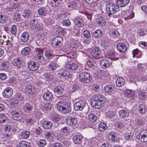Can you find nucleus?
<instances>
[{
  "label": "nucleus",
  "instance_id": "nucleus-1",
  "mask_svg": "<svg viewBox=\"0 0 147 147\" xmlns=\"http://www.w3.org/2000/svg\"><path fill=\"white\" fill-rule=\"evenodd\" d=\"M94 98L90 102L91 106L95 109H99L104 105V102L103 100L104 96L98 94L93 96Z\"/></svg>",
  "mask_w": 147,
  "mask_h": 147
},
{
  "label": "nucleus",
  "instance_id": "nucleus-2",
  "mask_svg": "<svg viewBox=\"0 0 147 147\" xmlns=\"http://www.w3.org/2000/svg\"><path fill=\"white\" fill-rule=\"evenodd\" d=\"M119 7L117 5H115L113 3L107 2L106 6V12L108 14V16L110 17L119 11Z\"/></svg>",
  "mask_w": 147,
  "mask_h": 147
},
{
  "label": "nucleus",
  "instance_id": "nucleus-3",
  "mask_svg": "<svg viewBox=\"0 0 147 147\" xmlns=\"http://www.w3.org/2000/svg\"><path fill=\"white\" fill-rule=\"evenodd\" d=\"M43 50L40 48L35 49V54L34 56V59L36 61L44 64L46 62V59L43 55Z\"/></svg>",
  "mask_w": 147,
  "mask_h": 147
},
{
  "label": "nucleus",
  "instance_id": "nucleus-4",
  "mask_svg": "<svg viewBox=\"0 0 147 147\" xmlns=\"http://www.w3.org/2000/svg\"><path fill=\"white\" fill-rule=\"evenodd\" d=\"M79 78L81 82L84 83H88L92 80V77L89 73L83 72L79 74Z\"/></svg>",
  "mask_w": 147,
  "mask_h": 147
},
{
  "label": "nucleus",
  "instance_id": "nucleus-5",
  "mask_svg": "<svg viewBox=\"0 0 147 147\" xmlns=\"http://www.w3.org/2000/svg\"><path fill=\"white\" fill-rule=\"evenodd\" d=\"M71 49L73 51H80L83 48V46L81 43L77 40H73L71 41L69 45Z\"/></svg>",
  "mask_w": 147,
  "mask_h": 147
},
{
  "label": "nucleus",
  "instance_id": "nucleus-6",
  "mask_svg": "<svg viewBox=\"0 0 147 147\" xmlns=\"http://www.w3.org/2000/svg\"><path fill=\"white\" fill-rule=\"evenodd\" d=\"M90 53L92 58L94 59H98L102 57L101 50L97 47L92 49Z\"/></svg>",
  "mask_w": 147,
  "mask_h": 147
},
{
  "label": "nucleus",
  "instance_id": "nucleus-7",
  "mask_svg": "<svg viewBox=\"0 0 147 147\" xmlns=\"http://www.w3.org/2000/svg\"><path fill=\"white\" fill-rule=\"evenodd\" d=\"M63 39L62 37L58 36L53 38L52 43L54 47H59L61 46L63 44Z\"/></svg>",
  "mask_w": 147,
  "mask_h": 147
},
{
  "label": "nucleus",
  "instance_id": "nucleus-8",
  "mask_svg": "<svg viewBox=\"0 0 147 147\" xmlns=\"http://www.w3.org/2000/svg\"><path fill=\"white\" fill-rule=\"evenodd\" d=\"M11 114L13 119L15 120H20L22 119L23 117V115L22 113L17 109L12 111Z\"/></svg>",
  "mask_w": 147,
  "mask_h": 147
},
{
  "label": "nucleus",
  "instance_id": "nucleus-9",
  "mask_svg": "<svg viewBox=\"0 0 147 147\" xmlns=\"http://www.w3.org/2000/svg\"><path fill=\"white\" fill-rule=\"evenodd\" d=\"M86 105V103L82 100L76 102L74 104V108L75 110L82 111Z\"/></svg>",
  "mask_w": 147,
  "mask_h": 147
},
{
  "label": "nucleus",
  "instance_id": "nucleus-10",
  "mask_svg": "<svg viewBox=\"0 0 147 147\" xmlns=\"http://www.w3.org/2000/svg\"><path fill=\"white\" fill-rule=\"evenodd\" d=\"M107 58L113 60H117L120 57L117 53L112 51L107 52Z\"/></svg>",
  "mask_w": 147,
  "mask_h": 147
},
{
  "label": "nucleus",
  "instance_id": "nucleus-11",
  "mask_svg": "<svg viewBox=\"0 0 147 147\" xmlns=\"http://www.w3.org/2000/svg\"><path fill=\"white\" fill-rule=\"evenodd\" d=\"M13 93V90L11 88L8 87L5 88L2 92V95L4 98L11 97Z\"/></svg>",
  "mask_w": 147,
  "mask_h": 147
},
{
  "label": "nucleus",
  "instance_id": "nucleus-12",
  "mask_svg": "<svg viewBox=\"0 0 147 147\" xmlns=\"http://www.w3.org/2000/svg\"><path fill=\"white\" fill-rule=\"evenodd\" d=\"M66 121L67 123L69 125H75L77 123V119L72 116L67 117L66 119Z\"/></svg>",
  "mask_w": 147,
  "mask_h": 147
},
{
  "label": "nucleus",
  "instance_id": "nucleus-13",
  "mask_svg": "<svg viewBox=\"0 0 147 147\" xmlns=\"http://www.w3.org/2000/svg\"><path fill=\"white\" fill-rule=\"evenodd\" d=\"M58 76L61 78H62L63 77L70 78L72 76V75L70 74L68 71L63 69L59 71Z\"/></svg>",
  "mask_w": 147,
  "mask_h": 147
},
{
  "label": "nucleus",
  "instance_id": "nucleus-14",
  "mask_svg": "<svg viewBox=\"0 0 147 147\" xmlns=\"http://www.w3.org/2000/svg\"><path fill=\"white\" fill-rule=\"evenodd\" d=\"M65 67L71 70H75L78 68V65L71 61L67 62L65 65Z\"/></svg>",
  "mask_w": 147,
  "mask_h": 147
},
{
  "label": "nucleus",
  "instance_id": "nucleus-15",
  "mask_svg": "<svg viewBox=\"0 0 147 147\" xmlns=\"http://www.w3.org/2000/svg\"><path fill=\"white\" fill-rule=\"evenodd\" d=\"M28 67L31 71H35L37 70L39 67L38 63L37 62H30L28 64Z\"/></svg>",
  "mask_w": 147,
  "mask_h": 147
},
{
  "label": "nucleus",
  "instance_id": "nucleus-16",
  "mask_svg": "<svg viewBox=\"0 0 147 147\" xmlns=\"http://www.w3.org/2000/svg\"><path fill=\"white\" fill-rule=\"evenodd\" d=\"M23 59L20 57H18L17 58L11 61L12 64L14 66L16 67L17 68L20 67V66L22 62Z\"/></svg>",
  "mask_w": 147,
  "mask_h": 147
},
{
  "label": "nucleus",
  "instance_id": "nucleus-17",
  "mask_svg": "<svg viewBox=\"0 0 147 147\" xmlns=\"http://www.w3.org/2000/svg\"><path fill=\"white\" fill-rule=\"evenodd\" d=\"M119 116L122 119H125V118L128 117L129 113L128 111L126 109H122L119 111Z\"/></svg>",
  "mask_w": 147,
  "mask_h": 147
},
{
  "label": "nucleus",
  "instance_id": "nucleus-18",
  "mask_svg": "<svg viewBox=\"0 0 147 147\" xmlns=\"http://www.w3.org/2000/svg\"><path fill=\"white\" fill-rule=\"evenodd\" d=\"M45 137L46 138L50 141H53L55 135L54 132L53 131L46 132L45 134Z\"/></svg>",
  "mask_w": 147,
  "mask_h": 147
},
{
  "label": "nucleus",
  "instance_id": "nucleus-19",
  "mask_svg": "<svg viewBox=\"0 0 147 147\" xmlns=\"http://www.w3.org/2000/svg\"><path fill=\"white\" fill-rule=\"evenodd\" d=\"M96 22L99 26H105L106 23L105 19L102 16H97L96 20Z\"/></svg>",
  "mask_w": 147,
  "mask_h": 147
},
{
  "label": "nucleus",
  "instance_id": "nucleus-20",
  "mask_svg": "<svg viewBox=\"0 0 147 147\" xmlns=\"http://www.w3.org/2000/svg\"><path fill=\"white\" fill-rule=\"evenodd\" d=\"M42 97L44 100L46 101H50L53 99V95L51 92L49 91L45 92Z\"/></svg>",
  "mask_w": 147,
  "mask_h": 147
},
{
  "label": "nucleus",
  "instance_id": "nucleus-21",
  "mask_svg": "<svg viewBox=\"0 0 147 147\" xmlns=\"http://www.w3.org/2000/svg\"><path fill=\"white\" fill-rule=\"evenodd\" d=\"M65 104L59 101L57 102L56 107L58 111L62 114H64L63 112L65 109Z\"/></svg>",
  "mask_w": 147,
  "mask_h": 147
},
{
  "label": "nucleus",
  "instance_id": "nucleus-22",
  "mask_svg": "<svg viewBox=\"0 0 147 147\" xmlns=\"http://www.w3.org/2000/svg\"><path fill=\"white\" fill-rule=\"evenodd\" d=\"M129 0H117L116 5L119 7H123L127 5Z\"/></svg>",
  "mask_w": 147,
  "mask_h": 147
},
{
  "label": "nucleus",
  "instance_id": "nucleus-23",
  "mask_svg": "<svg viewBox=\"0 0 147 147\" xmlns=\"http://www.w3.org/2000/svg\"><path fill=\"white\" fill-rule=\"evenodd\" d=\"M104 89L106 93L109 94H110L114 90V88L113 85L108 84L105 86L104 87Z\"/></svg>",
  "mask_w": 147,
  "mask_h": 147
},
{
  "label": "nucleus",
  "instance_id": "nucleus-24",
  "mask_svg": "<svg viewBox=\"0 0 147 147\" xmlns=\"http://www.w3.org/2000/svg\"><path fill=\"white\" fill-rule=\"evenodd\" d=\"M102 31L100 29L95 30L92 34V36L95 38H99L102 37Z\"/></svg>",
  "mask_w": 147,
  "mask_h": 147
},
{
  "label": "nucleus",
  "instance_id": "nucleus-25",
  "mask_svg": "<svg viewBox=\"0 0 147 147\" xmlns=\"http://www.w3.org/2000/svg\"><path fill=\"white\" fill-rule=\"evenodd\" d=\"M100 67L103 69H105L109 66L110 63L109 61L107 59H104L101 60L100 63Z\"/></svg>",
  "mask_w": 147,
  "mask_h": 147
},
{
  "label": "nucleus",
  "instance_id": "nucleus-26",
  "mask_svg": "<svg viewBox=\"0 0 147 147\" xmlns=\"http://www.w3.org/2000/svg\"><path fill=\"white\" fill-rule=\"evenodd\" d=\"M34 87L30 85H27L25 88V91L27 94H32L34 92Z\"/></svg>",
  "mask_w": 147,
  "mask_h": 147
},
{
  "label": "nucleus",
  "instance_id": "nucleus-27",
  "mask_svg": "<svg viewBox=\"0 0 147 147\" xmlns=\"http://www.w3.org/2000/svg\"><path fill=\"white\" fill-rule=\"evenodd\" d=\"M142 133L140 136H137V137L139 138L142 142H147V130L145 131L143 134Z\"/></svg>",
  "mask_w": 147,
  "mask_h": 147
},
{
  "label": "nucleus",
  "instance_id": "nucleus-28",
  "mask_svg": "<svg viewBox=\"0 0 147 147\" xmlns=\"http://www.w3.org/2000/svg\"><path fill=\"white\" fill-rule=\"evenodd\" d=\"M73 139L75 144H80L82 141L83 137L81 135H77L74 137Z\"/></svg>",
  "mask_w": 147,
  "mask_h": 147
},
{
  "label": "nucleus",
  "instance_id": "nucleus-29",
  "mask_svg": "<svg viewBox=\"0 0 147 147\" xmlns=\"http://www.w3.org/2000/svg\"><path fill=\"white\" fill-rule=\"evenodd\" d=\"M29 38V34L26 32L22 33L20 36V39L21 41L24 42H28Z\"/></svg>",
  "mask_w": 147,
  "mask_h": 147
},
{
  "label": "nucleus",
  "instance_id": "nucleus-30",
  "mask_svg": "<svg viewBox=\"0 0 147 147\" xmlns=\"http://www.w3.org/2000/svg\"><path fill=\"white\" fill-rule=\"evenodd\" d=\"M117 48L119 51L123 53L125 52L127 49L126 45L123 43L118 44L117 46Z\"/></svg>",
  "mask_w": 147,
  "mask_h": 147
},
{
  "label": "nucleus",
  "instance_id": "nucleus-31",
  "mask_svg": "<svg viewBox=\"0 0 147 147\" xmlns=\"http://www.w3.org/2000/svg\"><path fill=\"white\" fill-rule=\"evenodd\" d=\"M134 16V14L131 11H127L124 15L125 19L126 20L129 19L133 18Z\"/></svg>",
  "mask_w": 147,
  "mask_h": 147
},
{
  "label": "nucleus",
  "instance_id": "nucleus-32",
  "mask_svg": "<svg viewBox=\"0 0 147 147\" xmlns=\"http://www.w3.org/2000/svg\"><path fill=\"white\" fill-rule=\"evenodd\" d=\"M75 24L77 27H80L83 26L84 24L82 18L77 17L75 20Z\"/></svg>",
  "mask_w": 147,
  "mask_h": 147
},
{
  "label": "nucleus",
  "instance_id": "nucleus-33",
  "mask_svg": "<svg viewBox=\"0 0 147 147\" xmlns=\"http://www.w3.org/2000/svg\"><path fill=\"white\" fill-rule=\"evenodd\" d=\"M88 119L91 122H95L97 120V117L95 114L90 113L88 116Z\"/></svg>",
  "mask_w": 147,
  "mask_h": 147
},
{
  "label": "nucleus",
  "instance_id": "nucleus-34",
  "mask_svg": "<svg viewBox=\"0 0 147 147\" xmlns=\"http://www.w3.org/2000/svg\"><path fill=\"white\" fill-rule=\"evenodd\" d=\"M51 5L53 7L59 6L62 2V0H48Z\"/></svg>",
  "mask_w": 147,
  "mask_h": 147
},
{
  "label": "nucleus",
  "instance_id": "nucleus-35",
  "mask_svg": "<svg viewBox=\"0 0 147 147\" xmlns=\"http://www.w3.org/2000/svg\"><path fill=\"white\" fill-rule=\"evenodd\" d=\"M33 109V106L30 104L26 103L24 105L23 109L24 111L28 113H30Z\"/></svg>",
  "mask_w": 147,
  "mask_h": 147
},
{
  "label": "nucleus",
  "instance_id": "nucleus-36",
  "mask_svg": "<svg viewBox=\"0 0 147 147\" xmlns=\"http://www.w3.org/2000/svg\"><path fill=\"white\" fill-rule=\"evenodd\" d=\"M116 134L113 131H111L108 133L109 140L112 142H115L116 141Z\"/></svg>",
  "mask_w": 147,
  "mask_h": 147
},
{
  "label": "nucleus",
  "instance_id": "nucleus-37",
  "mask_svg": "<svg viewBox=\"0 0 147 147\" xmlns=\"http://www.w3.org/2000/svg\"><path fill=\"white\" fill-rule=\"evenodd\" d=\"M125 83V79L122 78H118L116 81V84L119 87L123 86Z\"/></svg>",
  "mask_w": 147,
  "mask_h": 147
},
{
  "label": "nucleus",
  "instance_id": "nucleus-38",
  "mask_svg": "<svg viewBox=\"0 0 147 147\" xmlns=\"http://www.w3.org/2000/svg\"><path fill=\"white\" fill-rule=\"evenodd\" d=\"M32 15V11L29 9H27L24 11L22 14V16L23 17H26L28 19L31 18Z\"/></svg>",
  "mask_w": 147,
  "mask_h": 147
},
{
  "label": "nucleus",
  "instance_id": "nucleus-39",
  "mask_svg": "<svg viewBox=\"0 0 147 147\" xmlns=\"http://www.w3.org/2000/svg\"><path fill=\"white\" fill-rule=\"evenodd\" d=\"M110 36L112 37L116 38L118 37L119 34L118 30L116 29H112L109 32Z\"/></svg>",
  "mask_w": 147,
  "mask_h": 147
},
{
  "label": "nucleus",
  "instance_id": "nucleus-40",
  "mask_svg": "<svg viewBox=\"0 0 147 147\" xmlns=\"http://www.w3.org/2000/svg\"><path fill=\"white\" fill-rule=\"evenodd\" d=\"M43 127L46 129H49L52 127V123L50 121H45L42 124Z\"/></svg>",
  "mask_w": 147,
  "mask_h": 147
},
{
  "label": "nucleus",
  "instance_id": "nucleus-41",
  "mask_svg": "<svg viewBox=\"0 0 147 147\" xmlns=\"http://www.w3.org/2000/svg\"><path fill=\"white\" fill-rule=\"evenodd\" d=\"M53 76L52 74L48 72H45L43 75V78L48 80H49L51 79Z\"/></svg>",
  "mask_w": 147,
  "mask_h": 147
},
{
  "label": "nucleus",
  "instance_id": "nucleus-42",
  "mask_svg": "<svg viewBox=\"0 0 147 147\" xmlns=\"http://www.w3.org/2000/svg\"><path fill=\"white\" fill-rule=\"evenodd\" d=\"M86 65L91 71H93L94 68L93 62L92 60H88L86 62Z\"/></svg>",
  "mask_w": 147,
  "mask_h": 147
},
{
  "label": "nucleus",
  "instance_id": "nucleus-43",
  "mask_svg": "<svg viewBox=\"0 0 147 147\" xmlns=\"http://www.w3.org/2000/svg\"><path fill=\"white\" fill-rule=\"evenodd\" d=\"M63 91V88L61 86H57L54 89V92L56 94H61Z\"/></svg>",
  "mask_w": 147,
  "mask_h": 147
},
{
  "label": "nucleus",
  "instance_id": "nucleus-44",
  "mask_svg": "<svg viewBox=\"0 0 147 147\" xmlns=\"http://www.w3.org/2000/svg\"><path fill=\"white\" fill-rule=\"evenodd\" d=\"M17 147H30V144L24 141L20 142L17 145Z\"/></svg>",
  "mask_w": 147,
  "mask_h": 147
},
{
  "label": "nucleus",
  "instance_id": "nucleus-45",
  "mask_svg": "<svg viewBox=\"0 0 147 147\" xmlns=\"http://www.w3.org/2000/svg\"><path fill=\"white\" fill-rule=\"evenodd\" d=\"M31 50L30 47H25L22 50L21 53L23 55H27L31 52Z\"/></svg>",
  "mask_w": 147,
  "mask_h": 147
},
{
  "label": "nucleus",
  "instance_id": "nucleus-46",
  "mask_svg": "<svg viewBox=\"0 0 147 147\" xmlns=\"http://www.w3.org/2000/svg\"><path fill=\"white\" fill-rule=\"evenodd\" d=\"M138 98L139 99L143 100L146 98V95L144 91L140 90L138 93Z\"/></svg>",
  "mask_w": 147,
  "mask_h": 147
},
{
  "label": "nucleus",
  "instance_id": "nucleus-47",
  "mask_svg": "<svg viewBox=\"0 0 147 147\" xmlns=\"http://www.w3.org/2000/svg\"><path fill=\"white\" fill-rule=\"evenodd\" d=\"M47 11L45 7H41L38 9V14L39 15L44 16L46 15Z\"/></svg>",
  "mask_w": 147,
  "mask_h": 147
},
{
  "label": "nucleus",
  "instance_id": "nucleus-48",
  "mask_svg": "<svg viewBox=\"0 0 147 147\" xmlns=\"http://www.w3.org/2000/svg\"><path fill=\"white\" fill-rule=\"evenodd\" d=\"M79 4L76 1H71L68 5V7H71L72 9H76L78 5Z\"/></svg>",
  "mask_w": 147,
  "mask_h": 147
},
{
  "label": "nucleus",
  "instance_id": "nucleus-49",
  "mask_svg": "<svg viewBox=\"0 0 147 147\" xmlns=\"http://www.w3.org/2000/svg\"><path fill=\"white\" fill-rule=\"evenodd\" d=\"M106 124L104 123H101L98 125V128L99 131H105L107 128Z\"/></svg>",
  "mask_w": 147,
  "mask_h": 147
},
{
  "label": "nucleus",
  "instance_id": "nucleus-50",
  "mask_svg": "<svg viewBox=\"0 0 147 147\" xmlns=\"http://www.w3.org/2000/svg\"><path fill=\"white\" fill-rule=\"evenodd\" d=\"M138 109L140 113L142 114H144L146 110L145 106L142 104L139 105Z\"/></svg>",
  "mask_w": 147,
  "mask_h": 147
},
{
  "label": "nucleus",
  "instance_id": "nucleus-51",
  "mask_svg": "<svg viewBox=\"0 0 147 147\" xmlns=\"http://www.w3.org/2000/svg\"><path fill=\"white\" fill-rule=\"evenodd\" d=\"M72 108L71 105L68 104H65V109L63 112L64 114L70 113L71 111Z\"/></svg>",
  "mask_w": 147,
  "mask_h": 147
},
{
  "label": "nucleus",
  "instance_id": "nucleus-52",
  "mask_svg": "<svg viewBox=\"0 0 147 147\" xmlns=\"http://www.w3.org/2000/svg\"><path fill=\"white\" fill-rule=\"evenodd\" d=\"M45 55L48 59H51L55 57V55L52 53V51L50 50H47L45 52Z\"/></svg>",
  "mask_w": 147,
  "mask_h": 147
},
{
  "label": "nucleus",
  "instance_id": "nucleus-53",
  "mask_svg": "<svg viewBox=\"0 0 147 147\" xmlns=\"http://www.w3.org/2000/svg\"><path fill=\"white\" fill-rule=\"evenodd\" d=\"M52 105L51 104L48 103H46L44 106H42L41 109L43 110V111L45 112L46 111L50 109L51 108Z\"/></svg>",
  "mask_w": 147,
  "mask_h": 147
},
{
  "label": "nucleus",
  "instance_id": "nucleus-54",
  "mask_svg": "<svg viewBox=\"0 0 147 147\" xmlns=\"http://www.w3.org/2000/svg\"><path fill=\"white\" fill-rule=\"evenodd\" d=\"M30 132L27 131H25L22 132L21 134V137L24 139L28 138L29 136Z\"/></svg>",
  "mask_w": 147,
  "mask_h": 147
},
{
  "label": "nucleus",
  "instance_id": "nucleus-55",
  "mask_svg": "<svg viewBox=\"0 0 147 147\" xmlns=\"http://www.w3.org/2000/svg\"><path fill=\"white\" fill-rule=\"evenodd\" d=\"M115 115V112L111 111H109L106 113V116L107 117L111 119L114 117Z\"/></svg>",
  "mask_w": 147,
  "mask_h": 147
},
{
  "label": "nucleus",
  "instance_id": "nucleus-56",
  "mask_svg": "<svg viewBox=\"0 0 147 147\" xmlns=\"http://www.w3.org/2000/svg\"><path fill=\"white\" fill-rule=\"evenodd\" d=\"M69 131V128L68 127H65L62 128L60 131V133L63 135H66L67 134Z\"/></svg>",
  "mask_w": 147,
  "mask_h": 147
},
{
  "label": "nucleus",
  "instance_id": "nucleus-57",
  "mask_svg": "<svg viewBox=\"0 0 147 147\" xmlns=\"http://www.w3.org/2000/svg\"><path fill=\"white\" fill-rule=\"evenodd\" d=\"M48 67L49 69L54 71L56 68V64L55 63L52 62L48 65Z\"/></svg>",
  "mask_w": 147,
  "mask_h": 147
},
{
  "label": "nucleus",
  "instance_id": "nucleus-58",
  "mask_svg": "<svg viewBox=\"0 0 147 147\" xmlns=\"http://www.w3.org/2000/svg\"><path fill=\"white\" fill-rule=\"evenodd\" d=\"M37 23V21H36L34 19L32 20H30V27L33 29H35V26Z\"/></svg>",
  "mask_w": 147,
  "mask_h": 147
},
{
  "label": "nucleus",
  "instance_id": "nucleus-59",
  "mask_svg": "<svg viewBox=\"0 0 147 147\" xmlns=\"http://www.w3.org/2000/svg\"><path fill=\"white\" fill-rule=\"evenodd\" d=\"M115 126L117 128L119 129H122L124 127V124L121 121L117 122L115 124Z\"/></svg>",
  "mask_w": 147,
  "mask_h": 147
},
{
  "label": "nucleus",
  "instance_id": "nucleus-60",
  "mask_svg": "<svg viewBox=\"0 0 147 147\" xmlns=\"http://www.w3.org/2000/svg\"><path fill=\"white\" fill-rule=\"evenodd\" d=\"M8 66V63L6 62H4L1 63V69L3 70H6Z\"/></svg>",
  "mask_w": 147,
  "mask_h": 147
},
{
  "label": "nucleus",
  "instance_id": "nucleus-61",
  "mask_svg": "<svg viewBox=\"0 0 147 147\" xmlns=\"http://www.w3.org/2000/svg\"><path fill=\"white\" fill-rule=\"evenodd\" d=\"M9 138L8 134H5L4 135L3 137L1 138V140L4 143L5 142H7L9 140Z\"/></svg>",
  "mask_w": 147,
  "mask_h": 147
},
{
  "label": "nucleus",
  "instance_id": "nucleus-62",
  "mask_svg": "<svg viewBox=\"0 0 147 147\" xmlns=\"http://www.w3.org/2000/svg\"><path fill=\"white\" fill-rule=\"evenodd\" d=\"M66 56L68 57L72 58H75L76 57L75 53L71 52H68L67 53Z\"/></svg>",
  "mask_w": 147,
  "mask_h": 147
},
{
  "label": "nucleus",
  "instance_id": "nucleus-63",
  "mask_svg": "<svg viewBox=\"0 0 147 147\" xmlns=\"http://www.w3.org/2000/svg\"><path fill=\"white\" fill-rule=\"evenodd\" d=\"M46 144V142L45 140L42 139L38 141L37 143V145L39 147L44 146Z\"/></svg>",
  "mask_w": 147,
  "mask_h": 147
},
{
  "label": "nucleus",
  "instance_id": "nucleus-64",
  "mask_svg": "<svg viewBox=\"0 0 147 147\" xmlns=\"http://www.w3.org/2000/svg\"><path fill=\"white\" fill-rule=\"evenodd\" d=\"M125 138L127 140H130L133 137L132 134L131 133L126 132L124 135Z\"/></svg>",
  "mask_w": 147,
  "mask_h": 147
}]
</instances>
